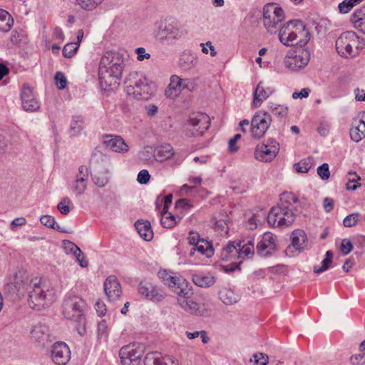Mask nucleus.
<instances>
[{"label":"nucleus","instance_id":"obj_1","mask_svg":"<svg viewBox=\"0 0 365 365\" xmlns=\"http://www.w3.org/2000/svg\"><path fill=\"white\" fill-rule=\"evenodd\" d=\"M124 69L123 58L121 54L114 51H107L102 56L98 76L102 88L116 87L120 85Z\"/></svg>","mask_w":365,"mask_h":365},{"label":"nucleus","instance_id":"obj_2","mask_svg":"<svg viewBox=\"0 0 365 365\" xmlns=\"http://www.w3.org/2000/svg\"><path fill=\"white\" fill-rule=\"evenodd\" d=\"M124 85L126 93L138 100H148L155 92V84L140 72L130 73L124 81Z\"/></svg>","mask_w":365,"mask_h":365},{"label":"nucleus","instance_id":"obj_3","mask_svg":"<svg viewBox=\"0 0 365 365\" xmlns=\"http://www.w3.org/2000/svg\"><path fill=\"white\" fill-rule=\"evenodd\" d=\"M26 289L29 293V304L32 309H40L52 303L54 298L53 290H50L37 277L30 280L29 283H25Z\"/></svg>","mask_w":365,"mask_h":365},{"label":"nucleus","instance_id":"obj_4","mask_svg":"<svg viewBox=\"0 0 365 365\" xmlns=\"http://www.w3.org/2000/svg\"><path fill=\"white\" fill-rule=\"evenodd\" d=\"M285 18L284 10L277 4L269 3L263 7L262 21L264 26L270 34H275Z\"/></svg>","mask_w":365,"mask_h":365},{"label":"nucleus","instance_id":"obj_5","mask_svg":"<svg viewBox=\"0 0 365 365\" xmlns=\"http://www.w3.org/2000/svg\"><path fill=\"white\" fill-rule=\"evenodd\" d=\"M295 220L293 207L283 205L273 207L268 213L267 222L273 227H287Z\"/></svg>","mask_w":365,"mask_h":365},{"label":"nucleus","instance_id":"obj_6","mask_svg":"<svg viewBox=\"0 0 365 365\" xmlns=\"http://www.w3.org/2000/svg\"><path fill=\"white\" fill-rule=\"evenodd\" d=\"M86 302L79 297L68 296L63 304V314L70 320L83 324Z\"/></svg>","mask_w":365,"mask_h":365},{"label":"nucleus","instance_id":"obj_7","mask_svg":"<svg viewBox=\"0 0 365 365\" xmlns=\"http://www.w3.org/2000/svg\"><path fill=\"white\" fill-rule=\"evenodd\" d=\"M184 33L175 23L161 21L155 32L156 39L161 43L173 44L180 39Z\"/></svg>","mask_w":365,"mask_h":365},{"label":"nucleus","instance_id":"obj_8","mask_svg":"<svg viewBox=\"0 0 365 365\" xmlns=\"http://www.w3.org/2000/svg\"><path fill=\"white\" fill-rule=\"evenodd\" d=\"M184 284V282H182ZM182 287L184 284H181ZM178 291V289H177ZM178 302L179 305L186 312H190L192 314L202 315L204 314L203 305H200L198 303L194 302L192 299L193 292L190 284L189 285H185L184 289L179 290Z\"/></svg>","mask_w":365,"mask_h":365},{"label":"nucleus","instance_id":"obj_9","mask_svg":"<svg viewBox=\"0 0 365 365\" xmlns=\"http://www.w3.org/2000/svg\"><path fill=\"white\" fill-rule=\"evenodd\" d=\"M359 37L354 31H348L342 33L336 41V49L343 57L354 56L353 47H359Z\"/></svg>","mask_w":365,"mask_h":365},{"label":"nucleus","instance_id":"obj_10","mask_svg":"<svg viewBox=\"0 0 365 365\" xmlns=\"http://www.w3.org/2000/svg\"><path fill=\"white\" fill-rule=\"evenodd\" d=\"M272 121V116L268 112L257 111L251 121L250 130L252 137L258 139L263 137L269 128Z\"/></svg>","mask_w":365,"mask_h":365},{"label":"nucleus","instance_id":"obj_11","mask_svg":"<svg viewBox=\"0 0 365 365\" xmlns=\"http://www.w3.org/2000/svg\"><path fill=\"white\" fill-rule=\"evenodd\" d=\"M279 151V144L274 138H269L266 143L257 145L255 150L256 160L270 163Z\"/></svg>","mask_w":365,"mask_h":365},{"label":"nucleus","instance_id":"obj_12","mask_svg":"<svg viewBox=\"0 0 365 365\" xmlns=\"http://www.w3.org/2000/svg\"><path fill=\"white\" fill-rule=\"evenodd\" d=\"M298 30V32L304 36L302 39L299 41V46L303 47L309 41V33L306 29V26L300 20H291L284 24L279 29L278 36L281 41L282 37H287L289 33H291L293 30Z\"/></svg>","mask_w":365,"mask_h":365},{"label":"nucleus","instance_id":"obj_13","mask_svg":"<svg viewBox=\"0 0 365 365\" xmlns=\"http://www.w3.org/2000/svg\"><path fill=\"white\" fill-rule=\"evenodd\" d=\"M143 354L142 347L129 344L120 349L119 356L123 365H140Z\"/></svg>","mask_w":365,"mask_h":365},{"label":"nucleus","instance_id":"obj_14","mask_svg":"<svg viewBox=\"0 0 365 365\" xmlns=\"http://www.w3.org/2000/svg\"><path fill=\"white\" fill-rule=\"evenodd\" d=\"M138 292L144 298L153 302H160L165 297V292L160 288L147 281L139 283Z\"/></svg>","mask_w":365,"mask_h":365},{"label":"nucleus","instance_id":"obj_15","mask_svg":"<svg viewBox=\"0 0 365 365\" xmlns=\"http://www.w3.org/2000/svg\"><path fill=\"white\" fill-rule=\"evenodd\" d=\"M310 60V52L302 48L296 52L293 56H287L284 60L286 67L292 71H298L304 68Z\"/></svg>","mask_w":365,"mask_h":365},{"label":"nucleus","instance_id":"obj_16","mask_svg":"<svg viewBox=\"0 0 365 365\" xmlns=\"http://www.w3.org/2000/svg\"><path fill=\"white\" fill-rule=\"evenodd\" d=\"M21 100L24 110L28 112H34L40 108V103L36 100L32 88L24 83L21 88Z\"/></svg>","mask_w":365,"mask_h":365},{"label":"nucleus","instance_id":"obj_17","mask_svg":"<svg viewBox=\"0 0 365 365\" xmlns=\"http://www.w3.org/2000/svg\"><path fill=\"white\" fill-rule=\"evenodd\" d=\"M71 352L67 344L62 341L56 342L51 349V359L58 365H65L70 360Z\"/></svg>","mask_w":365,"mask_h":365},{"label":"nucleus","instance_id":"obj_18","mask_svg":"<svg viewBox=\"0 0 365 365\" xmlns=\"http://www.w3.org/2000/svg\"><path fill=\"white\" fill-rule=\"evenodd\" d=\"M158 277L162 280L164 284L168 286L173 292L176 293L177 294H180L179 291L184 289L185 286H182V282H184V285H189L190 283L182 277H176L173 276L170 272H168L166 270H160L158 273Z\"/></svg>","mask_w":365,"mask_h":365},{"label":"nucleus","instance_id":"obj_19","mask_svg":"<svg viewBox=\"0 0 365 365\" xmlns=\"http://www.w3.org/2000/svg\"><path fill=\"white\" fill-rule=\"evenodd\" d=\"M190 124L193 127V135H201L210 127L209 116L202 113H193L189 118Z\"/></svg>","mask_w":365,"mask_h":365},{"label":"nucleus","instance_id":"obj_20","mask_svg":"<svg viewBox=\"0 0 365 365\" xmlns=\"http://www.w3.org/2000/svg\"><path fill=\"white\" fill-rule=\"evenodd\" d=\"M276 249V237L271 232H265L257 245V252L261 256L271 255Z\"/></svg>","mask_w":365,"mask_h":365},{"label":"nucleus","instance_id":"obj_21","mask_svg":"<svg viewBox=\"0 0 365 365\" xmlns=\"http://www.w3.org/2000/svg\"><path fill=\"white\" fill-rule=\"evenodd\" d=\"M104 291L109 301L118 299L122 294L120 284L114 275L108 277L104 282Z\"/></svg>","mask_w":365,"mask_h":365},{"label":"nucleus","instance_id":"obj_22","mask_svg":"<svg viewBox=\"0 0 365 365\" xmlns=\"http://www.w3.org/2000/svg\"><path fill=\"white\" fill-rule=\"evenodd\" d=\"M145 365H179L178 361L170 356H163L159 352H150L144 359Z\"/></svg>","mask_w":365,"mask_h":365},{"label":"nucleus","instance_id":"obj_23","mask_svg":"<svg viewBox=\"0 0 365 365\" xmlns=\"http://www.w3.org/2000/svg\"><path fill=\"white\" fill-rule=\"evenodd\" d=\"M275 90L272 87L265 86L264 83L260 81L254 91L252 106L259 108L263 101L268 98Z\"/></svg>","mask_w":365,"mask_h":365},{"label":"nucleus","instance_id":"obj_24","mask_svg":"<svg viewBox=\"0 0 365 365\" xmlns=\"http://www.w3.org/2000/svg\"><path fill=\"white\" fill-rule=\"evenodd\" d=\"M103 143L106 148L114 152L123 153L128 150V145L120 136L106 135Z\"/></svg>","mask_w":365,"mask_h":365},{"label":"nucleus","instance_id":"obj_25","mask_svg":"<svg viewBox=\"0 0 365 365\" xmlns=\"http://www.w3.org/2000/svg\"><path fill=\"white\" fill-rule=\"evenodd\" d=\"M350 137L356 143L365 138V113L362 114L360 119H355L353 121L350 129Z\"/></svg>","mask_w":365,"mask_h":365},{"label":"nucleus","instance_id":"obj_26","mask_svg":"<svg viewBox=\"0 0 365 365\" xmlns=\"http://www.w3.org/2000/svg\"><path fill=\"white\" fill-rule=\"evenodd\" d=\"M49 336L48 328L45 324H38L31 331V337L40 346H44Z\"/></svg>","mask_w":365,"mask_h":365},{"label":"nucleus","instance_id":"obj_27","mask_svg":"<svg viewBox=\"0 0 365 365\" xmlns=\"http://www.w3.org/2000/svg\"><path fill=\"white\" fill-rule=\"evenodd\" d=\"M197 63V55L190 50H185L180 56L179 65L184 69L187 70L195 67Z\"/></svg>","mask_w":365,"mask_h":365},{"label":"nucleus","instance_id":"obj_28","mask_svg":"<svg viewBox=\"0 0 365 365\" xmlns=\"http://www.w3.org/2000/svg\"><path fill=\"white\" fill-rule=\"evenodd\" d=\"M238 243L229 242V244L221 250L220 257L222 261H229L239 259Z\"/></svg>","mask_w":365,"mask_h":365},{"label":"nucleus","instance_id":"obj_29","mask_svg":"<svg viewBox=\"0 0 365 365\" xmlns=\"http://www.w3.org/2000/svg\"><path fill=\"white\" fill-rule=\"evenodd\" d=\"M182 78H180L178 76L173 75L170 77V81L168 87L165 91V96L170 98H174L177 97L182 90Z\"/></svg>","mask_w":365,"mask_h":365},{"label":"nucleus","instance_id":"obj_30","mask_svg":"<svg viewBox=\"0 0 365 365\" xmlns=\"http://www.w3.org/2000/svg\"><path fill=\"white\" fill-rule=\"evenodd\" d=\"M135 227L140 236L145 241H150L153 237L150 222L143 220H138L135 223Z\"/></svg>","mask_w":365,"mask_h":365},{"label":"nucleus","instance_id":"obj_31","mask_svg":"<svg viewBox=\"0 0 365 365\" xmlns=\"http://www.w3.org/2000/svg\"><path fill=\"white\" fill-rule=\"evenodd\" d=\"M220 300L226 305H232L237 303L240 297L233 289L227 287H222L218 292Z\"/></svg>","mask_w":365,"mask_h":365},{"label":"nucleus","instance_id":"obj_32","mask_svg":"<svg viewBox=\"0 0 365 365\" xmlns=\"http://www.w3.org/2000/svg\"><path fill=\"white\" fill-rule=\"evenodd\" d=\"M192 282L198 287L207 288L215 283L216 279L210 274L198 273L192 275Z\"/></svg>","mask_w":365,"mask_h":365},{"label":"nucleus","instance_id":"obj_33","mask_svg":"<svg viewBox=\"0 0 365 365\" xmlns=\"http://www.w3.org/2000/svg\"><path fill=\"white\" fill-rule=\"evenodd\" d=\"M354 27L365 34V6L356 9L351 19Z\"/></svg>","mask_w":365,"mask_h":365},{"label":"nucleus","instance_id":"obj_34","mask_svg":"<svg viewBox=\"0 0 365 365\" xmlns=\"http://www.w3.org/2000/svg\"><path fill=\"white\" fill-rule=\"evenodd\" d=\"M175 154L173 147L169 144L162 145L155 148L154 157L158 162H163Z\"/></svg>","mask_w":365,"mask_h":365},{"label":"nucleus","instance_id":"obj_35","mask_svg":"<svg viewBox=\"0 0 365 365\" xmlns=\"http://www.w3.org/2000/svg\"><path fill=\"white\" fill-rule=\"evenodd\" d=\"M196 250L202 255H206L207 257H212L214 254V250L211 242L204 239L200 240V242L190 250V255H194Z\"/></svg>","mask_w":365,"mask_h":365},{"label":"nucleus","instance_id":"obj_36","mask_svg":"<svg viewBox=\"0 0 365 365\" xmlns=\"http://www.w3.org/2000/svg\"><path fill=\"white\" fill-rule=\"evenodd\" d=\"M306 234L302 230H295L291 235L292 242L291 245L297 250H301L303 249V245L305 243Z\"/></svg>","mask_w":365,"mask_h":365},{"label":"nucleus","instance_id":"obj_37","mask_svg":"<svg viewBox=\"0 0 365 365\" xmlns=\"http://www.w3.org/2000/svg\"><path fill=\"white\" fill-rule=\"evenodd\" d=\"M13 24L14 20L9 13L0 9V31L8 32L11 29Z\"/></svg>","mask_w":365,"mask_h":365},{"label":"nucleus","instance_id":"obj_38","mask_svg":"<svg viewBox=\"0 0 365 365\" xmlns=\"http://www.w3.org/2000/svg\"><path fill=\"white\" fill-rule=\"evenodd\" d=\"M108 158L106 155H104L102 152L99 150H94L92 153L91 159H90V165L91 166L98 168L101 167H104L106 164Z\"/></svg>","mask_w":365,"mask_h":365},{"label":"nucleus","instance_id":"obj_39","mask_svg":"<svg viewBox=\"0 0 365 365\" xmlns=\"http://www.w3.org/2000/svg\"><path fill=\"white\" fill-rule=\"evenodd\" d=\"M181 219L180 217H177L172 213L169 212L168 210L165 212L162 211V217L160 219L161 225L163 227L170 229L175 226L178 223V220Z\"/></svg>","mask_w":365,"mask_h":365},{"label":"nucleus","instance_id":"obj_40","mask_svg":"<svg viewBox=\"0 0 365 365\" xmlns=\"http://www.w3.org/2000/svg\"><path fill=\"white\" fill-rule=\"evenodd\" d=\"M239 250V259H243L245 257L250 258L254 255V242L249 240L247 243L242 245L241 242H237Z\"/></svg>","mask_w":365,"mask_h":365},{"label":"nucleus","instance_id":"obj_41","mask_svg":"<svg viewBox=\"0 0 365 365\" xmlns=\"http://www.w3.org/2000/svg\"><path fill=\"white\" fill-rule=\"evenodd\" d=\"M87 182H88L75 178L71 185V190L76 196H80L85 192L87 188Z\"/></svg>","mask_w":365,"mask_h":365},{"label":"nucleus","instance_id":"obj_42","mask_svg":"<svg viewBox=\"0 0 365 365\" xmlns=\"http://www.w3.org/2000/svg\"><path fill=\"white\" fill-rule=\"evenodd\" d=\"M297 201V197L292 192H284L281 195L280 202L277 205L292 207L293 204L296 203Z\"/></svg>","mask_w":365,"mask_h":365},{"label":"nucleus","instance_id":"obj_43","mask_svg":"<svg viewBox=\"0 0 365 365\" xmlns=\"http://www.w3.org/2000/svg\"><path fill=\"white\" fill-rule=\"evenodd\" d=\"M298 34H299L298 30H293L291 33L288 34V36L286 38L282 37L281 43L287 46H292L294 45L299 46V41H297Z\"/></svg>","mask_w":365,"mask_h":365},{"label":"nucleus","instance_id":"obj_44","mask_svg":"<svg viewBox=\"0 0 365 365\" xmlns=\"http://www.w3.org/2000/svg\"><path fill=\"white\" fill-rule=\"evenodd\" d=\"M83 118L81 116L73 117L70 128L72 135H75L78 134L83 129Z\"/></svg>","mask_w":365,"mask_h":365},{"label":"nucleus","instance_id":"obj_45","mask_svg":"<svg viewBox=\"0 0 365 365\" xmlns=\"http://www.w3.org/2000/svg\"><path fill=\"white\" fill-rule=\"evenodd\" d=\"M79 48L78 43L71 42L67 43L63 48L62 53L64 57L71 58L73 57Z\"/></svg>","mask_w":365,"mask_h":365},{"label":"nucleus","instance_id":"obj_46","mask_svg":"<svg viewBox=\"0 0 365 365\" xmlns=\"http://www.w3.org/2000/svg\"><path fill=\"white\" fill-rule=\"evenodd\" d=\"M359 4V0H344L339 4L338 8L340 13L346 14Z\"/></svg>","mask_w":365,"mask_h":365},{"label":"nucleus","instance_id":"obj_47","mask_svg":"<svg viewBox=\"0 0 365 365\" xmlns=\"http://www.w3.org/2000/svg\"><path fill=\"white\" fill-rule=\"evenodd\" d=\"M250 361L253 363V365H267L269 362V358L267 354L258 352L253 354Z\"/></svg>","mask_w":365,"mask_h":365},{"label":"nucleus","instance_id":"obj_48","mask_svg":"<svg viewBox=\"0 0 365 365\" xmlns=\"http://www.w3.org/2000/svg\"><path fill=\"white\" fill-rule=\"evenodd\" d=\"M192 207L190 200L186 198L179 199L175 202V208L181 212H187Z\"/></svg>","mask_w":365,"mask_h":365},{"label":"nucleus","instance_id":"obj_49","mask_svg":"<svg viewBox=\"0 0 365 365\" xmlns=\"http://www.w3.org/2000/svg\"><path fill=\"white\" fill-rule=\"evenodd\" d=\"M348 175H354L356 178H349L348 182L346 184V189L349 190H356L361 186V184L358 182V180H360V177L358 176L355 172H349Z\"/></svg>","mask_w":365,"mask_h":365},{"label":"nucleus","instance_id":"obj_50","mask_svg":"<svg viewBox=\"0 0 365 365\" xmlns=\"http://www.w3.org/2000/svg\"><path fill=\"white\" fill-rule=\"evenodd\" d=\"M76 1L82 9L91 10L100 4L103 0H76Z\"/></svg>","mask_w":365,"mask_h":365},{"label":"nucleus","instance_id":"obj_51","mask_svg":"<svg viewBox=\"0 0 365 365\" xmlns=\"http://www.w3.org/2000/svg\"><path fill=\"white\" fill-rule=\"evenodd\" d=\"M71 203V200L65 197L62 199V200L58 204L57 209L59 212L63 215H68L70 212L69 205Z\"/></svg>","mask_w":365,"mask_h":365},{"label":"nucleus","instance_id":"obj_52","mask_svg":"<svg viewBox=\"0 0 365 365\" xmlns=\"http://www.w3.org/2000/svg\"><path fill=\"white\" fill-rule=\"evenodd\" d=\"M359 212H354L352 214H350L347 215L343 221V225L346 227H351L354 226L359 219Z\"/></svg>","mask_w":365,"mask_h":365},{"label":"nucleus","instance_id":"obj_53","mask_svg":"<svg viewBox=\"0 0 365 365\" xmlns=\"http://www.w3.org/2000/svg\"><path fill=\"white\" fill-rule=\"evenodd\" d=\"M55 81L58 89L62 90L66 87L67 80L62 72L58 71L55 74Z\"/></svg>","mask_w":365,"mask_h":365},{"label":"nucleus","instance_id":"obj_54","mask_svg":"<svg viewBox=\"0 0 365 365\" xmlns=\"http://www.w3.org/2000/svg\"><path fill=\"white\" fill-rule=\"evenodd\" d=\"M317 174L321 178L322 180H327L330 176L329 165L327 163H323L322 165L319 166L317 168Z\"/></svg>","mask_w":365,"mask_h":365},{"label":"nucleus","instance_id":"obj_55","mask_svg":"<svg viewBox=\"0 0 365 365\" xmlns=\"http://www.w3.org/2000/svg\"><path fill=\"white\" fill-rule=\"evenodd\" d=\"M312 165L309 162L300 161L298 163L294 164L295 170L297 173H306L311 168Z\"/></svg>","mask_w":365,"mask_h":365},{"label":"nucleus","instance_id":"obj_56","mask_svg":"<svg viewBox=\"0 0 365 365\" xmlns=\"http://www.w3.org/2000/svg\"><path fill=\"white\" fill-rule=\"evenodd\" d=\"M242 138L241 135L237 133L228 142V149L231 153H236L239 150L237 142Z\"/></svg>","mask_w":365,"mask_h":365},{"label":"nucleus","instance_id":"obj_57","mask_svg":"<svg viewBox=\"0 0 365 365\" xmlns=\"http://www.w3.org/2000/svg\"><path fill=\"white\" fill-rule=\"evenodd\" d=\"M353 250V244L349 239H344L341 244V251L343 255H346Z\"/></svg>","mask_w":365,"mask_h":365},{"label":"nucleus","instance_id":"obj_58","mask_svg":"<svg viewBox=\"0 0 365 365\" xmlns=\"http://www.w3.org/2000/svg\"><path fill=\"white\" fill-rule=\"evenodd\" d=\"M62 242L66 253L76 252L81 250L76 244L71 241L64 240Z\"/></svg>","mask_w":365,"mask_h":365},{"label":"nucleus","instance_id":"obj_59","mask_svg":"<svg viewBox=\"0 0 365 365\" xmlns=\"http://www.w3.org/2000/svg\"><path fill=\"white\" fill-rule=\"evenodd\" d=\"M331 264V260L324 258L322 262L321 267H318V266L314 267V272L316 274H321L323 272L327 270L329 268Z\"/></svg>","mask_w":365,"mask_h":365},{"label":"nucleus","instance_id":"obj_60","mask_svg":"<svg viewBox=\"0 0 365 365\" xmlns=\"http://www.w3.org/2000/svg\"><path fill=\"white\" fill-rule=\"evenodd\" d=\"M40 222L43 225L46 226L49 228H51V229H53L55 224L56 223L54 217L51 215H48L42 216L40 218Z\"/></svg>","mask_w":365,"mask_h":365},{"label":"nucleus","instance_id":"obj_61","mask_svg":"<svg viewBox=\"0 0 365 365\" xmlns=\"http://www.w3.org/2000/svg\"><path fill=\"white\" fill-rule=\"evenodd\" d=\"M150 175L147 170H142L138 173L137 180L140 184H147L150 180Z\"/></svg>","mask_w":365,"mask_h":365},{"label":"nucleus","instance_id":"obj_62","mask_svg":"<svg viewBox=\"0 0 365 365\" xmlns=\"http://www.w3.org/2000/svg\"><path fill=\"white\" fill-rule=\"evenodd\" d=\"M76 178L88 182V168L85 165H81L78 168V173L76 175Z\"/></svg>","mask_w":365,"mask_h":365},{"label":"nucleus","instance_id":"obj_63","mask_svg":"<svg viewBox=\"0 0 365 365\" xmlns=\"http://www.w3.org/2000/svg\"><path fill=\"white\" fill-rule=\"evenodd\" d=\"M214 229L217 231L227 234L229 228L226 221L220 220L215 222Z\"/></svg>","mask_w":365,"mask_h":365},{"label":"nucleus","instance_id":"obj_64","mask_svg":"<svg viewBox=\"0 0 365 365\" xmlns=\"http://www.w3.org/2000/svg\"><path fill=\"white\" fill-rule=\"evenodd\" d=\"M288 113V107L282 105L274 106L273 114L281 118L286 117Z\"/></svg>","mask_w":365,"mask_h":365}]
</instances>
